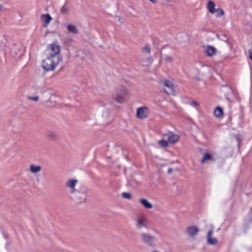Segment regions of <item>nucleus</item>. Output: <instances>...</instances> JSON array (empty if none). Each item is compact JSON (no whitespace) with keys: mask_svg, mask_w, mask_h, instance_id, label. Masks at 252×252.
Here are the masks:
<instances>
[{"mask_svg":"<svg viewBox=\"0 0 252 252\" xmlns=\"http://www.w3.org/2000/svg\"><path fill=\"white\" fill-rule=\"evenodd\" d=\"M147 223V220L144 216H139L137 217L135 220V227L138 229L140 230L142 228L146 227Z\"/></svg>","mask_w":252,"mask_h":252,"instance_id":"nucleus-9","label":"nucleus"},{"mask_svg":"<svg viewBox=\"0 0 252 252\" xmlns=\"http://www.w3.org/2000/svg\"><path fill=\"white\" fill-rule=\"evenodd\" d=\"M205 53L208 56H212L215 55L216 49L214 47L208 45L205 47Z\"/></svg>","mask_w":252,"mask_h":252,"instance_id":"nucleus-16","label":"nucleus"},{"mask_svg":"<svg viewBox=\"0 0 252 252\" xmlns=\"http://www.w3.org/2000/svg\"><path fill=\"white\" fill-rule=\"evenodd\" d=\"M163 84L164 86L168 88V90H165V92L167 94H175V91L174 90V87L172 83L167 80H164L163 81Z\"/></svg>","mask_w":252,"mask_h":252,"instance_id":"nucleus-11","label":"nucleus"},{"mask_svg":"<svg viewBox=\"0 0 252 252\" xmlns=\"http://www.w3.org/2000/svg\"><path fill=\"white\" fill-rule=\"evenodd\" d=\"M148 108L146 106L138 108L136 110V116L141 120L146 119L148 116Z\"/></svg>","mask_w":252,"mask_h":252,"instance_id":"nucleus-8","label":"nucleus"},{"mask_svg":"<svg viewBox=\"0 0 252 252\" xmlns=\"http://www.w3.org/2000/svg\"><path fill=\"white\" fill-rule=\"evenodd\" d=\"M213 231L210 230L207 234V243L212 245H216L218 243V240L216 238L212 237Z\"/></svg>","mask_w":252,"mask_h":252,"instance_id":"nucleus-13","label":"nucleus"},{"mask_svg":"<svg viewBox=\"0 0 252 252\" xmlns=\"http://www.w3.org/2000/svg\"><path fill=\"white\" fill-rule=\"evenodd\" d=\"M122 196L126 199H130L131 198V194L128 192H123L122 194Z\"/></svg>","mask_w":252,"mask_h":252,"instance_id":"nucleus-25","label":"nucleus"},{"mask_svg":"<svg viewBox=\"0 0 252 252\" xmlns=\"http://www.w3.org/2000/svg\"><path fill=\"white\" fill-rule=\"evenodd\" d=\"M187 234L190 237H193L196 235L199 231V228L196 226L188 227L186 229Z\"/></svg>","mask_w":252,"mask_h":252,"instance_id":"nucleus-12","label":"nucleus"},{"mask_svg":"<svg viewBox=\"0 0 252 252\" xmlns=\"http://www.w3.org/2000/svg\"><path fill=\"white\" fill-rule=\"evenodd\" d=\"M141 239L143 243L151 247H155L156 245L157 238L147 233H142L141 234Z\"/></svg>","mask_w":252,"mask_h":252,"instance_id":"nucleus-4","label":"nucleus"},{"mask_svg":"<svg viewBox=\"0 0 252 252\" xmlns=\"http://www.w3.org/2000/svg\"><path fill=\"white\" fill-rule=\"evenodd\" d=\"M78 180L74 179H70L66 182L65 186L69 191V195H71L78 191L75 189Z\"/></svg>","mask_w":252,"mask_h":252,"instance_id":"nucleus-7","label":"nucleus"},{"mask_svg":"<svg viewBox=\"0 0 252 252\" xmlns=\"http://www.w3.org/2000/svg\"><path fill=\"white\" fill-rule=\"evenodd\" d=\"M29 99L32 100H33L34 101H37L39 99V97L37 96H29Z\"/></svg>","mask_w":252,"mask_h":252,"instance_id":"nucleus-28","label":"nucleus"},{"mask_svg":"<svg viewBox=\"0 0 252 252\" xmlns=\"http://www.w3.org/2000/svg\"><path fill=\"white\" fill-rule=\"evenodd\" d=\"M142 51L145 53H150L151 52V47L150 45L148 44L145 45L143 48Z\"/></svg>","mask_w":252,"mask_h":252,"instance_id":"nucleus-24","label":"nucleus"},{"mask_svg":"<svg viewBox=\"0 0 252 252\" xmlns=\"http://www.w3.org/2000/svg\"><path fill=\"white\" fill-rule=\"evenodd\" d=\"M139 202L146 209H151L153 207L152 204L146 199L141 198Z\"/></svg>","mask_w":252,"mask_h":252,"instance_id":"nucleus-15","label":"nucleus"},{"mask_svg":"<svg viewBox=\"0 0 252 252\" xmlns=\"http://www.w3.org/2000/svg\"><path fill=\"white\" fill-rule=\"evenodd\" d=\"M52 19V17L49 14H43L41 16V20L44 23V27L48 26Z\"/></svg>","mask_w":252,"mask_h":252,"instance_id":"nucleus-14","label":"nucleus"},{"mask_svg":"<svg viewBox=\"0 0 252 252\" xmlns=\"http://www.w3.org/2000/svg\"><path fill=\"white\" fill-rule=\"evenodd\" d=\"M164 136L167 139L168 142L170 143H175L177 142L179 139L178 135L170 131L164 134Z\"/></svg>","mask_w":252,"mask_h":252,"instance_id":"nucleus-10","label":"nucleus"},{"mask_svg":"<svg viewBox=\"0 0 252 252\" xmlns=\"http://www.w3.org/2000/svg\"><path fill=\"white\" fill-rule=\"evenodd\" d=\"M41 170V167L40 165L34 164L30 165L29 170L32 174H36L39 172Z\"/></svg>","mask_w":252,"mask_h":252,"instance_id":"nucleus-17","label":"nucleus"},{"mask_svg":"<svg viewBox=\"0 0 252 252\" xmlns=\"http://www.w3.org/2000/svg\"><path fill=\"white\" fill-rule=\"evenodd\" d=\"M162 59L164 61H165L166 63H171L173 61V58L169 56L165 55L162 57Z\"/></svg>","mask_w":252,"mask_h":252,"instance_id":"nucleus-23","label":"nucleus"},{"mask_svg":"<svg viewBox=\"0 0 252 252\" xmlns=\"http://www.w3.org/2000/svg\"><path fill=\"white\" fill-rule=\"evenodd\" d=\"M66 28L69 32L74 34H77L79 33L78 29L74 25L69 24L66 26Z\"/></svg>","mask_w":252,"mask_h":252,"instance_id":"nucleus-19","label":"nucleus"},{"mask_svg":"<svg viewBox=\"0 0 252 252\" xmlns=\"http://www.w3.org/2000/svg\"><path fill=\"white\" fill-rule=\"evenodd\" d=\"M215 3L211 0L209 1L207 4V9L208 11L212 14L215 12Z\"/></svg>","mask_w":252,"mask_h":252,"instance_id":"nucleus-20","label":"nucleus"},{"mask_svg":"<svg viewBox=\"0 0 252 252\" xmlns=\"http://www.w3.org/2000/svg\"><path fill=\"white\" fill-rule=\"evenodd\" d=\"M61 61L56 57L52 58L47 56V58L42 61V67L47 71H53Z\"/></svg>","mask_w":252,"mask_h":252,"instance_id":"nucleus-2","label":"nucleus"},{"mask_svg":"<svg viewBox=\"0 0 252 252\" xmlns=\"http://www.w3.org/2000/svg\"><path fill=\"white\" fill-rule=\"evenodd\" d=\"M168 142L165 140H161L158 141V144L162 147H166L168 146Z\"/></svg>","mask_w":252,"mask_h":252,"instance_id":"nucleus-26","label":"nucleus"},{"mask_svg":"<svg viewBox=\"0 0 252 252\" xmlns=\"http://www.w3.org/2000/svg\"><path fill=\"white\" fill-rule=\"evenodd\" d=\"M214 114L217 118H221L223 117V112L222 109L218 106L215 108L214 111Z\"/></svg>","mask_w":252,"mask_h":252,"instance_id":"nucleus-18","label":"nucleus"},{"mask_svg":"<svg viewBox=\"0 0 252 252\" xmlns=\"http://www.w3.org/2000/svg\"><path fill=\"white\" fill-rule=\"evenodd\" d=\"M216 158L215 152H205L203 154L200 162L202 164L212 163L216 161Z\"/></svg>","mask_w":252,"mask_h":252,"instance_id":"nucleus-5","label":"nucleus"},{"mask_svg":"<svg viewBox=\"0 0 252 252\" xmlns=\"http://www.w3.org/2000/svg\"><path fill=\"white\" fill-rule=\"evenodd\" d=\"M60 12L61 14L66 15L69 13V8L66 6V4H64L61 8Z\"/></svg>","mask_w":252,"mask_h":252,"instance_id":"nucleus-21","label":"nucleus"},{"mask_svg":"<svg viewBox=\"0 0 252 252\" xmlns=\"http://www.w3.org/2000/svg\"><path fill=\"white\" fill-rule=\"evenodd\" d=\"M48 56L53 58L56 57L58 59L62 60V58L60 55V47L58 43H54L49 44L46 49Z\"/></svg>","mask_w":252,"mask_h":252,"instance_id":"nucleus-3","label":"nucleus"},{"mask_svg":"<svg viewBox=\"0 0 252 252\" xmlns=\"http://www.w3.org/2000/svg\"><path fill=\"white\" fill-rule=\"evenodd\" d=\"M172 169L171 168H168V170H167V172L168 174H171L172 172Z\"/></svg>","mask_w":252,"mask_h":252,"instance_id":"nucleus-30","label":"nucleus"},{"mask_svg":"<svg viewBox=\"0 0 252 252\" xmlns=\"http://www.w3.org/2000/svg\"><path fill=\"white\" fill-rule=\"evenodd\" d=\"M128 91L126 88H124L116 92L113 95L114 99L119 103H123L125 97L128 94Z\"/></svg>","mask_w":252,"mask_h":252,"instance_id":"nucleus-6","label":"nucleus"},{"mask_svg":"<svg viewBox=\"0 0 252 252\" xmlns=\"http://www.w3.org/2000/svg\"><path fill=\"white\" fill-rule=\"evenodd\" d=\"M88 190L86 188H83L71 195H69L71 199L78 204L85 203L88 199Z\"/></svg>","mask_w":252,"mask_h":252,"instance_id":"nucleus-1","label":"nucleus"},{"mask_svg":"<svg viewBox=\"0 0 252 252\" xmlns=\"http://www.w3.org/2000/svg\"><path fill=\"white\" fill-rule=\"evenodd\" d=\"M249 57L250 59L252 61V50H250L249 51Z\"/></svg>","mask_w":252,"mask_h":252,"instance_id":"nucleus-29","label":"nucleus"},{"mask_svg":"<svg viewBox=\"0 0 252 252\" xmlns=\"http://www.w3.org/2000/svg\"><path fill=\"white\" fill-rule=\"evenodd\" d=\"M215 15L217 17H220L224 15L223 11L220 8H218L215 10Z\"/></svg>","mask_w":252,"mask_h":252,"instance_id":"nucleus-22","label":"nucleus"},{"mask_svg":"<svg viewBox=\"0 0 252 252\" xmlns=\"http://www.w3.org/2000/svg\"><path fill=\"white\" fill-rule=\"evenodd\" d=\"M190 105L193 107H197L199 105V103L196 101L192 100L190 102Z\"/></svg>","mask_w":252,"mask_h":252,"instance_id":"nucleus-27","label":"nucleus"}]
</instances>
